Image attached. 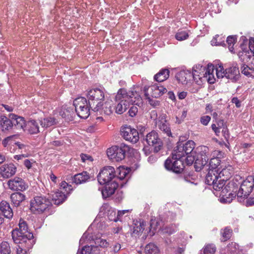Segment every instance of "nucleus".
I'll list each match as a JSON object with an SVG mask.
<instances>
[{"label":"nucleus","instance_id":"nucleus-12","mask_svg":"<svg viewBox=\"0 0 254 254\" xmlns=\"http://www.w3.org/2000/svg\"><path fill=\"white\" fill-rule=\"evenodd\" d=\"M165 167L168 170L178 173L181 172L184 168L182 158H176L172 153V158H168L165 162Z\"/></svg>","mask_w":254,"mask_h":254},{"label":"nucleus","instance_id":"nucleus-31","mask_svg":"<svg viewBox=\"0 0 254 254\" xmlns=\"http://www.w3.org/2000/svg\"><path fill=\"white\" fill-rule=\"evenodd\" d=\"M10 199L14 206L18 207L25 200L26 196L21 192H14L11 194Z\"/></svg>","mask_w":254,"mask_h":254},{"label":"nucleus","instance_id":"nucleus-59","mask_svg":"<svg viewBox=\"0 0 254 254\" xmlns=\"http://www.w3.org/2000/svg\"><path fill=\"white\" fill-rule=\"evenodd\" d=\"M137 112V108L135 106H132L128 111L129 116L132 117L135 116Z\"/></svg>","mask_w":254,"mask_h":254},{"label":"nucleus","instance_id":"nucleus-34","mask_svg":"<svg viewBox=\"0 0 254 254\" xmlns=\"http://www.w3.org/2000/svg\"><path fill=\"white\" fill-rule=\"evenodd\" d=\"M102 209L107 210L106 213H107V215L110 220L117 222L120 220L119 218L118 219L117 216H116L115 211L108 204H104L103 205Z\"/></svg>","mask_w":254,"mask_h":254},{"label":"nucleus","instance_id":"nucleus-54","mask_svg":"<svg viewBox=\"0 0 254 254\" xmlns=\"http://www.w3.org/2000/svg\"><path fill=\"white\" fill-rule=\"evenodd\" d=\"M185 156H186V161L188 165H191L194 162L195 164L196 155L194 156L188 154L185 155Z\"/></svg>","mask_w":254,"mask_h":254},{"label":"nucleus","instance_id":"nucleus-23","mask_svg":"<svg viewBox=\"0 0 254 254\" xmlns=\"http://www.w3.org/2000/svg\"><path fill=\"white\" fill-rule=\"evenodd\" d=\"M105 185V188L102 191V194L104 196L107 197L114 193L116 190L119 186V182H117V181H114Z\"/></svg>","mask_w":254,"mask_h":254},{"label":"nucleus","instance_id":"nucleus-1","mask_svg":"<svg viewBox=\"0 0 254 254\" xmlns=\"http://www.w3.org/2000/svg\"><path fill=\"white\" fill-rule=\"evenodd\" d=\"M117 105L115 107V112L118 114L124 113L130 105L139 104L141 98L136 91H129L127 92L124 89H120L115 96Z\"/></svg>","mask_w":254,"mask_h":254},{"label":"nucleus","instance_id":"nucleus-25","mask_svg":"<svg viewBox=\"0 0 254 254\" xmlns=\"http://www.w3.org/2000/svg\"><path fill=\"white\" fill-rule=\"evenodd\" d=\"M115 107L114 106V102L112 100H108L103 104H101L100 109L98 111L102 114L104 113L105 115L109 116L111 115L114 110Z\"/></svg>","mask_w":254,"mask_h":254},{"label":"nucleus","instance_id":"nucleus-61","mask_svg":"<svg viewBox=\"0 0 254 254\" xmlns=\"http://www.w3.org/2000/svg\"><path fill=\"white\" fill-rule=\"evenodd\" d=\"M249 50L251 54L254 53V38H251L249 40Z\"/></svg>","mask_w":254,"mask_h":254},{"label":"nucleus","instance_id":"nucleus-26","mask_svg":"<svg viewBox=\"0 0 254 254\" xmlns=\"http://www.w3.org/2000/svg\"><path fill=\"white\" fill-rule=\"evenodd\" d=\"M0 210L5 217L11 219L13 217V211L8 202L2 200L0 202Z\"/></svg>","mask_w":254,"mask_h":254},{"label":"nucleus","instance_id":"nucleus-32","mask_svg":"<svg viewBox=\"0 0 254 254\" xmlns=\"http://www.w3.org/2000/svg\"><path fill=\"white\" fill-rule=\"evenodd\" d=\"M214 66L212 64H208L207 67L205 68V73H206V80L210 84L214 83L215 81V78L214 76Z\"/></svg>","mask_w":254,"mask_h":254},{"label":"nucleus","instance_id":"nucleus-60","mask_svg":"<svg viewBox=\"0 0 254 254\" xmlns=\"http://www.w3.org/2000/svg\"><path fill=\"white\" fill-rule=\"evenodd\" d=\"M34 163L33 160H30L28 159H25L24 161V165L27 168V169H30L31 168L33 163Z\"/></svg>","mask_w":254,"mask_h":254},{"label":"nucleus","instance_id":"nucleus-14","mask_svg":"<svg viewBox=\"0 0 254 254\" xmlns=\"http://www.w3.org/2000/svg\"><path fill=\"white\" fill-rule=\"evenodd\" d=\"M122 137L126 140L136 143L139 139V134L136 129L130 126H125L121 129Z\"/></svg>","mask_w":254,"mask_h":254},{"label":"nucleus","instance_id":"nucleus-36","mask_svg":"<svg viewBox=\"0 0 254 254\" xmlns=\"http://www.w3.org/2000/svg\"><path fill=\"white\" fill-rule=\"evenodd\" d=\"M170 71L168 69H162L155 75L154 79L158 82H162L166 80L169 76Z\"/></svg>","mask_w":254,"mask_h":254},{"label":"nucleus","instance_id":"nucleus-44","mask_svg":"<svg viewBox=\"0 0 254 254\" xmlns=\"http://www.w3.org/2000/svg\"><path fill=\"white\" fill-rule=\"evenodd\" d=\"M10 250L9 244L6 242L1 244L0 248V254H10Z\"/></svg>","mask_w":254,"mask_h":254},{"label":"nucleus","instance_id":"nucleus-50","mask_svg":"<svg viewBox=\"0 0 254 254\" xmlns=\"http://www.w3.org/2000/svg\"><path fill=\"white\" fill-rule=\"evenodd\" d=\"M61 189L64 190L67 193H69L72 190V187L68 185L66 182L63 181L60 184Z\"/></svg>","mask_w":254,"mask_h":254},{"label":"nucleus","instance_id":"nucleus-33","mask_svg":"<svg viewBox=\"0 0 254 254\" xmlns=\"http://www.w3.org/2000/svg\"><path fill=\"white\" fill-rule=\"evenodd\" d=\"M241 72L248 77L254 78V62L248 65L243 64L241 67Z\"/></svg>","mask_w":254,"mask_h":254},{"label":"nucleus","instance_id":"nucleus-15","mask_svg":"<svg viewBox=\"0 0 254 254\" xmlns=\"http://www.w3.org/2000/svg\"><path fill=\"white\" fill-rule=\"evenodd\" d=\"M205 67L198 66L194 67L192 69V77L195 82L198 85H201L205 82L206 77L205 73Z\"/></svg>","mask_w":254,"mask_h":254},{"label":"nucleus","instance_id":"nucleus-29","mask_svg":"<svg viewBox=\"0 0 254 254\" xmlns=\"http://www.w3.org/2000/svg\"><path fill=\"white\" fill-rule=\"evenodd\" d=\"M152 90L151 96L155 98H158L167 92V89L159 83L155 84L151 87Z\"/></svg>","mask_w":254,"mask_h":254},{"label":"nucleus","instance_id":"nucleus-37","mask_svg":"<svg viewBox=\"0 0 254 254\" xmlns=\"http://www.w3.org/2000/svg\"><path fill=\"white\" fill-rule=\"evenodd\" d=\"M145 254H160L158 248L154 244L149 243L145 248Z\"/></svg>","mask_w":254,"mask_h":254},{"label":"nucleus","instance_id":"nucleus-62","mask_svg":"<svg viewBox=\"0 0 254 254\" xmlns=\"http://www.w3.org/2000/svg\"><path fill=\"white\" fill-rule=\"evenodd\" d=\"M212 129L214 131L215 134L216 135H219V134L220 132V130L219 127L216 126V125L213 124L211 125Z\"/></svg>","mask_w":254,"mask_h":254},{"label":"nucleus","instance_id":"nucleus-30","mask_svg":"<svg viewBox=\"0 0 254 254\" xmlns=\"http://www.w3.org/2000/svg\"><path fill=\"white\" fill-rule=\"evenodd\" d=\"M218 170H209L205 177V183L208 185H213L218 179Z\"/></svg>","mask_w":254,"mask_h":254},{"label":"nucleus","instance_id":"nucleus-48","mask_svg":"<svg viewBox=\"0 0 254 254\" xmlns=\"http://www.w3.org/2000/svg\"><path fill=\"white\" fill-rule=\"evenodd\" d=\"M188 37V33L184 31L178 32L176 35V38L179 41L186 40Z\"/></svg>","mask_w":254,"mask_h":254},{"label":"nucleus","instance_id":"nucleus-17","mask_svg":"<svg viewBox=\"0 0 254 254\" xmlns=\"http://www.w3.org/2000/svg\"><path fill=\"white\" fill-rule=\"evenodd\" d=\"M16 171V167L12 163L4 164L0 167V175L4 179L11 177Z\"/></svg>","mask_w":254,"mask_h":254},{"label":"nucleus","instance_id":"nucleus-8","mask_svg":"<svg viewBox=\"0 0 254 254\" xmlns=\"http://www.w3.org/2000/svg\"><path fill=\"white\" fill-rule=\"evenodd\" d=\"M194 147L195 143L192 140L185 143H179L173 151V156L176 158H183L185 155L191 154Z\"/></svg>","mask_w":254,"mask_h":254},{"label":"nucleus","instance_id":"nucleus-64","mask_svg":"<svg viewBox=\"0 0 254 254\" xmlns=\"http://www.w3.org/2000/svg\"><path fill=\"white\" fill-rule=\"evenodd\" d=\"M17 254H28L25 250L23 249L19 246L17 248Z\"/></svg>","mask_w":254,"mask_h":254},{"label":"nucleus","instance_id":"nucleus-58","mask_svg":"<svg viewBox=\"0 0 254 254\" xmlns=\"http://www.w3.org/2000/svg\"><path fill=\"white\" fill-rule=\"evenodd\" d=\"M224 153L219 150H215L213 153V156L214 158H217L219 159L221 158H223L224 156Z\"/></svg>","mask_w":254,"mask_h":254},{"label":"nucleus","instance_id":"nucleus-43","mask_svg":"<svg viewBox=\"0 0 254 254\" xmlns=\"http://www.w3.org/2000/svg\"><path fill=\"white\" fill-rule=\"evenodd\" d=\"M251 52L249 50H243L242 51H240L238 53V56L244 62H248L250 59L251 55L250 54Z\"/></svg>","mask_w":254,"mask_h":254},{"label":"nucleus","instance_id":"nucleus-20","mask_svg":"<svg viewBox=\"0 0 254 254\" xmlns=\"http://www.w3.org/2000/svg\"><path fill=\"white\" fill-rule=\"evenodd\" d=\"M166 117L165 114L161 115L159 117L158 121H156V123L158 125L159 128L161 130L170 136L171 135V129L169 124L167 122Z\"/></svg>","mask_w":254,"mask_h":254},{"label":"nucleus","instance_id":"nucleus-56","mask_svg":"<svg viewBox=\"0 0 254 254\" xmlns=\"http://www.w3.org/2000/svg\"><path fill=\"white\" fill-rule=\"evenodd\" d=\"M211 120V118L209 116H204L200 118V123L204 126L208 125Z\"/></svg>","mask_w":254,"mask_h":254},{"label":"nucleus","instance_id":"nucleus-63","mask_svg":"<svg viewBox=\"0 0 254 254\" xmlns=\"http://www.w3.org/2000/svg\"><path fill=\"white\" fill-rule=\"evenodd\" d=\"M217 125L220 130L221 128H224L225 127V124L223 120H219L217 122Z\"/></svg>","mask_w":254,"mask_h":254},{"label":"nucleus","instance_id":"nucleus-53","mask_svg":"<svg viewBox=\"0 0 254 254\" xmlns=\"http://www.w3.org/2000/svg\"><path fill=\"white\" fill-rule=\"evenodd\" d=\"M95 244L97 245L96 246V247L98 246H100L103 248L107 247L109 245L108 243L106 241V240L102 239L100 238L97 239L96 240Z\"/></svg>","mask_w":254,"mask_h":254},{"label":"nucleus","instance_id":"nucleus-5","mask_svg":"<svg viewBox=\"0 0 254 254\" xmlns=\"http://www.w3.org/2000/svg\"><path fill=\"white\" fill-rule=\"evenodd\" d=\"M129 150V147L121 144L120 146H113L107 149V154L109 158L114 161H120L125 157L126 153Z\"/></svg>","mask_w":254,"mask_h":254},{"label":"nucleus","instance_id":"nucleus-46","mask_svg":"<svg viewBox=\"0 0 254 254\" xmlns=\"http://www.w3.org/2000/svg\"><path fill=\"white\" fill-rule=\"evenodd\" d=\"M216 251V248L214 245L209 244L206 245L203 249L204 254H214Z\"/></svg>","mask_w":254,"mask_h":254},{"label":"nucleus","instance_id":"nucleus-28","mask_svg":"<svg viewBox=\"0 0 254 254\" xmlns=\"http://www.w3.org/2000/svg\"><path fill=\"white\" fill-rule=\"evenodd\" d=\"M90 178L89 174L86 171H83L75 175L73 177L72 181L76 185H79L86 182Z\"/></svg>","mask_w":254,"mask_h":254},{"label":"nucleus","instance_id":"nucleus-3","mask_svg":"<svg viewBox=\"0 0 254 254\" xmlns=\"http://www.w3.org/2000/svg\"><path fill=\"white\" fill-rule=\"evenodd\" d=\"M215 73L218 78L225 77L233 82L237 81L240 77L239 69L237 65L224 69L223 66L219 65L215 69Z\"/></svg>","mask_w":254,"mask_h":254},{"label":"nucleus","instance_id":"nucleus-9","mask_svg":"<svg viewBox=\"0 0 254 254\" xmlns=\"http://www.w3.org/2000/svg\"><path fill=\"white\" fill-rule=\"evenodd\" d=\"M254 186V178L252 176L248 177L243 182L238 192L239 201H242L243 198H247L253 190Z\"/></svg>","mask_w":254,"mask_h":254},{"label":"nucleus","instance_id":"nucleus-45","mask_svg":"<svg viewBox=\"0 0 254 254\" xmlns=\"http://www.w3.org/2000/svg\"><path fill=\"white\" fill-rule=\"evenodd\" d=\"M232 230L228 228H225L223 231H221L222 238L221 239L222 241H226L229 239L231 236Z\"/></svg>","mask_w":254,"mask_h":254},{"label":"nucleus","instance_id":"nucleus-6","mask_svg":"<svg viewBox=\"0 0 254 254\" xmlns=\"http://www.w3.org/2000/svg\"><path fill=\"white\" fill-rule=\"evenodd\" d=\"M73 105L77 115L81 118H87L90 114V106L89 102H87L86 99L80 97L76 98L73 101Z\"/></svg>","mask_w":254,"mask_h":254},{"label":"nucleus","instance_id":"nucleus-35","mask_svg":"<svg viewBox=\"0 0 254 254\" xmlns=\"http://www.w3.org/2000/svg\"><path fill=\"white\" fill-rule=\"evenodd\" d=\"M146 226V223L143 221L140 220L137 221L134 224L133 228V234L136 235H140L143 231Z\"/></svg>","mask_w":254,"mask_h":254},{"label":"nucleus","instance_id":"nucleus-47","mask_svg":"<svg viewBox=\"0 0 254 254\" xmlns=\"http://www.w3.org/2000/svg\"><path fill=\"white\" fill-rule=\"evenodd\" d=\"M218 175L220 178L224 177L223 179L227 180L230 177L231 173L229 172V169L224 168L219 172H218Z\"/></svg>","mask_w":254,"mask_h":254},{"label":"nucleus","instance_id":"nucleus-38","mask_svg":"<svg viewBox=\"0 0 254 254\" xmlns=\"http://www.w3.org/2000/svg\"><path fill=\"white\" fill-rule=\"evenodd\" d=\"M220 159L213 157L211 158L208 164H206L205 167H207L209 170H218L217 169L218 167L220 165Z\"/></svg>","mask_w":254,"mask_h":254},{"label":"nucleus","instance_id":"nucleus-18","mask_svg":"<svg viewBox=\"0 0 254 254\" xmlns=\"http://www.w3.org/2000/svg\"><path fill=\"white\" fill-rule=\"evenodd\" d=\"M65 195L61 191L58 190L52 191L49 194V199L51 202V204L54 203L56 205H59L63 203L66 199Z\"/></svg>","mask_w":254,"mask_h":254},{"label":"nucleus","instance_id":"nucleus-41","mask_svg":"<svg viewBox=\"0 0 254 254\" xmlns=\"http://www.w3.org/2000/svg\"><path fill=\"white\" fill-rule=\"evenodd\" d=\"M161 222L159 219L156 218H152L150 220V231L154 234L158 229L160 228Z\"/></svg>","mask_w":254,"mask_h":254},{"label":"nucleus","instance_id":"nucleus-52","mask_svg":"<svg viewBox=\"0 0 254 254\" xmlns=\"http://www.w3.org/2000/svg\"><path fill=\"white\" fill-rule=\"evenodd\" d=\"M96 248V247L94 246H85L82 249L80 254H90L93 251V249Z\"/></svg>","mask_w":254,"mask_h":254},{"label":"nucleus","instance_id":"nucleus-39","mask_svg":"<svg viewBox=\"0 0 254 254\" xmlns=\"http://www.w3.org/2000/svg\"><path fill=\"white\" fill-rule=\"evenodd\" d=\"M43 127H48L56 124V120L52 117L43 119L39 121Z\"/></svg>","mask_w":254,"mask_h":254},{"label":"nucleus","instance_id":"nucleus-57","mask_svg":"<svg viewBox=\"0 0 254 254\" xmlns=\"http://www.w3.org/2000/svg\"><path fill=\"white\" fill-rule=\"evenodd\" d=\"M164 233L172 234L176 231L175 226L172 225L170 227H166L163 229Z\"/></svg>","mask_w":254,"mask_h":254},{"label":"nucleus","instance_id":"nucleus-49","mask_svg":"<svg viewBox=\"0 0 254 254\" xmlns=\"http://www.w3.org/2000/svg\"><path fill=\"white\" fill-rule=\"evenodd\" d=\"M187 114V111L184 109L181 111V113H179L178 116H176V123L178 124L181 123L186 117Z\"/></svg>","mask_w":254,"mask_h":254},{"label":"nucleus","instance_id":"nucleus-13","mask_svg":"<svg viewBox=\"0 0 254 254\" xmlns=\"http://www.w3.org/2000/svg\"><path fill=\"white\" fill-rule=\"evenodd\" d=\"M145 140L149 146L153 147L155 152H158L162 147V142L158 133L154 131L148 133L146 135Z\"/></svg>","mask_w":254,"mask_h":254},{"label":"nucleus","instance_id":"nucleus-7","mask_svg":"<svg viewBox=\"0 0 254 254\" xmlns=\"http://www.w3.org/2000/svg\"><path fill=\"white\" fill-rule=\"evenodd\" d=\"M51 205L50 200L43 196H36L30 201V210L34 213L44 212Z\"/></svg>","mask_w":254,"mask_h":254},{"label":"nucleus","instance_id":"nucleus-27","mask_svg":"<svg viewBox=\"0 0 254 254\" xmlns=\"http://www.w3.org/2000/svg\"><path fill=\"white\" fill-rule=\"evenodd\" d=\"M0 128L3 132L10 131L13 128L12 121L9 117H1L0 118Z\"/></svg>","mask_w":254,"mask_h":254},{"label":"nucleus","instance_id":"nucleus-42","mask_svg":"<svg viewBox=\"0 0 254 254\" xmlns=\"http://www.w3.org/2000/svg\"><path fill=\"white\" fill-rule=\"evenodd\" d=\"M236 40L237 38L235 36H229L227 38L226 42L228 45L229 50L232 53H234L233 46L236 43Z\"/></svg>","mask_w":254,"mask_h":254},{"label":"nucleus","instance_id":"nucleus-21","mask_svg":"<svg viewBox=\"0 0 254 254\" xmlns=\"http://www.w3.org/2000/svg\"><path fill=\"white\" fill-rule=\"evenodd\" d=\"M176 78L180 83L187 85L191 81L192 74L189 70H181L176 74Z\"/></svg>","mask_w":254,"mask_h":254},{"label":"nucleus","instance_id":"nucleus-22","mask_svg":"<svg viewBox=\"0 0 254 254\" xmlns=\"http://www.w3.org/2000/svg\"><path fill=\"white\" fill-rule=\"evenodd\" d=\"M31 134H37L40 132L39 122L35 120L28 121L25 126V130Z\"/></svg>","mask_w":254,"mask_h":254},{"label":"nucleus","instance_id":"nucleus-40","mask_svg":"<svg viewBox=\"0 0 254 254\" xmlns=\"http://www.w3.org/2000/svg\"><path fill=\"white\" fill-rule=\"evenodd\" d=\"M117 172L118 175L114 181H117V182L124 179L128 174V171L124 167H119Z\"/></svg>","mask_w":254,"mask_h":254},{"label":"nucleus","instance_id":"nucleus-2","mask_svg":"<svg viewBox=\"0 0 254 254\" xmlns=\"http://www.w3.org/2000/svg\"><path fill=\"white\" fill-rule=\"evenodd\" d=\"M12 237L16 244H21L30 242L33 238V235L28 232L27 223L20 219L19 222V229H15L12 231Z\"/></svg>","mask_w":254,"mask_h":254},{"label":"nucleus","instance_id":"nucleus-10","mask_svg":"<svg viewBox=\"0 0 254 254\" xmlns=\"http://www.w3.org/2000/svg\"><path fill=\"white\" fill-rule=\"evenodd\" d=\"M196 155L195 165H199L200 169L204 168L208 162L209 153V148L205 146H199L195 151Z\"/></svg>","mask_w":254,"mask_h":254},{"label":"nucleus","instance_id":"nucleus-4","mask_svg":"<svg viewBox=\"0 0 254 254\" xmlns=\"http://www.w3.org/2000/svg\"><path fill=\"white\" fill-rule=\"evenodd\" d=\"M89 105L94 112H98L101 106V102L104 99V93L98 88L91 89L88 92Z\"/></svg>","mask_w":254,"mask_h":254},{"label":"nucleus","instance_id":"nucleus-11","mask_svg":"<svg viewBox=\"0 0 254 254\" xmlns=\"http://www.w3.org/2000/svg\"><path fill=\"white\" fill-rule=\"evenodd\" d=\"M116 177L115 170L112 166H106L103 168L98 175V181L101 185H105L110 182Z\"/></svg>","mask_w":254,"mask_h":254},{"label":"nucleus","instance_id":"nucleus-16","mask_svg":"<svg viewBox=\"0 0 254 254\" xmlns=\"http://www.w3.org/2000/svg\"><path fill=\"white\" fill-rule=\"evenodd\" d=\"M7 185L9 188L13 191H24L28 187L25 182L18 177H15L13 179L9 180Z\"/></svg>","mask_w":254,"mask_h":254},{"label":"nucleus","instance_id":"nucleus-19","mask_svg":"<svg viewBox=\"0 0 254 254\" xmlns=\"http://www.w3.org/2000/svg\"><path fill=\"white\" fill-rule=\"evenodd\" d=\"M9 117L12 121L13 127H15L17 129L24 131L26 123L24 119L13 114H10Z\"/></svg>","mask_w":254,"mask_h":254},{"label":"nucleus","instance_id":"nucleus-55","mask_svg":"<svg viewBox=\"0 0 254 254\" xmlns=\"http://www.w3.org/2000/svg\"><path fill=\"white\" fill-rule=\"evenodd\" d=\"M219 37V35H217L213 38V39L211 41L212 45H213V46H220V45L225 44L224 41H223L222 42L218 41L217 38Z\"/></svg>","mask_w":254,"mask_h":254},{"label":"nucleus","instance_id":"nucleus-24","mask_svg":"<svg viewBox=\"0 0 254 254\" xmlns=\"http://www.w3.org/2000/svg\"><path fill=\"white\" fill-rule=\"evenodd\" d=\"M225 184V182L224 179H220L218 181V180L216 181V182L212 185L213 189L217 190L219 191L221 189L222 190V192L223 193H225V192H228V191H230L231 186L233 185L232 183H229L227 185L224 186Z\"/></svg>","mask_w":254,"mask_h":254},{"label":"nucleus","instance_id":"nucleus-51","mask_svg":"<svg viewBox=\"0 0 254 254\" xmlns=\"http://www.w3.org/2000/svg\"><path fill=\"white\" fill-rule=\"evenodd\" d=\"M18 137V135L16 134L12 135L7 137L2 141V144L4 146H6L8 144L12 143L13 139H16Z\"/></svg>","mask_w":254,"mask_h":254}]
</instances>
